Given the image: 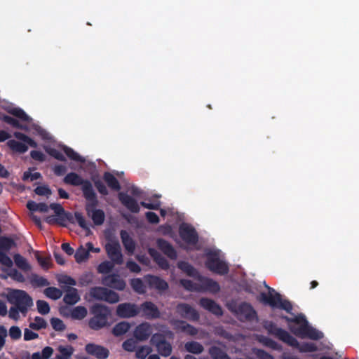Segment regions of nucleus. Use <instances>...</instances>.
<instances>
[{
	"label": "nucleus",
	"mask_w": 359,
	"mask_h": 359,
	"mask_svg": "<svg viewBox=\"0 0 359 359\" xmlns=\"http://www.w3.org/2000/svg\"><path fill=\"white\" fill-rule=\"evenodd\" d=\"M291 346L297 348L301 353L315 352L318 350L317 346L311 342H303L301 344L298 342V345Z\"/></svg>",
	"instance_id": "obj_40"
},
{
	"label": "nucleus",
	"mask_w": 359,
	"mask_h": 359,
	"mask_svg": "<svg viewBox=\"0 0 359 359\" xmlns=\"http://www.w3.org/2000/svg\"><path fill=\"white\" fill-rule=\"evenodd\" d=\"M21 330L18 326H12L9 330V336L13 340H18L21 337Z\"/></svg>",
	"instance_id": "obj_63"
},
{
	"label": "nucleus",
	"mask_w": 359,
	"mask_h": 359,
	"mask_svg": "<svg viewBox=\"0 0 359 359\" xmlns=\"http://www.w3.org/2000/svg\"><path fill=\"white\" fill-rule=\"evenodd\" d=\"M259 301L265 304H269L272 308L280 309L292 314L293 307L291 302L287 299H283L281 295L278 292H275L274 294L270 292L269 294L262 292Z\"/></svg>",
	"instance_id": "obj_7"
},
{
	"label": "nucleus",
	"mask_w": 359,
	"mask_h": 359,
	"mask_svg": "<svg viewBox=\"0 0 359 359\" xmlns=\"http://www.w3.org/2000/svg\"><path fill=\"white\" fill-rule=\"evenodd\" d=\"M102 283L109 288L118 291H123L126 286V282L118 273H111L102 276Z\"/></svg>",
	"instance_id": "obj_15"
},
{
	"label": "nucleus",
	"mask_w": 359,
	"mask_h": 359,
	"mask_svg": "<svg viewBox=\"0 0 359 359\" xmlns=\"http://www.w3.org/2000/svg\"><path fill=\"white\" fill-rule=\"evenodd\" d=\"M88 201L86 205V210L90 216L95 225H101L104 223L105 219V215L102 210L96 209L98 205V200L97 195L95 194V201L94 200H86Z\"/></svg>",
	"instance_id": "obj_13"
},
{
	"label": "nucleus",
	"mask_w": 359,
	"mask_h": 359,
	"mask_svg": "<svg viewBox=\"0 0 359 359\" xmlns=\"http://www.w3.org/2000/svg\"><path fill=\"white\" fill-rule=\"evenodd\" d=\"M149 254L154 258L156 264L163 269H168L169 268V263L168 260L162 256L159 252L154 249L149 250Z\"/></svg>",
	"instance_id": "obj_34"
},
{
	"label": "nucleus",
	"mask_w": 359,
	"mask_h": 359,
	"mask_svg": "<svg viewBox=\"0 0 359 359\" xmlns=\"http://www.w3.org/2000/svg\"><path fill=\"white\" fill-rule=\"evenodd\" d=\"M158 248L168 257L171 259H176L177 254L173 246L166 240L158 238L156 241Z\"/></svg>",
	"instance_id": "obj_24"
},
{
	"label": "nucleus",
	"mask_w": 359,
	"mask_h": 359,
	"mask_svg": "<svg viewBox=\"0 0 359 359\" xmlns=\"http://www.w3.org/2000/svg\"><path fill=\"white\" fill-rule=\"evenodd\" d=\"M199 304L201 307L217 316L223 314L222 307L212 299L203 297L200 299Z\"/></svg>",
	"instance_id": "obj_23"
},
{
	"label": "nucleus",
	"mask_w": 359,
	"mask_h": 359,
	"mask_svg": "<svg viewBox=\"0 0 359 359\" xmlns=\"http://www.w3.org/2000/svg\"><path fill=\"white\" fill-rule=\"evenodd\" d=\"M198 280L200 281V291H208L212 293L219 292L220 286L219 283L213 279L199 276Z\"/></svg>",
	"instance_id": "obj_22"
},
{
	"label": "nucleus",
	"mask_w": 359,
	"mask_h": 359,
	"mask_svg": "<svg viewBox=\"0 0 359 359\" xmlns=\"http://www.w3.org/2000/svg\"><path fill=\"white\" fill-rule=\"evenodd\" d=\"M74 219V223L76 222L80 227H81L83 229H85L86 231H90V228L88 226L86 221L83 216L82 213L79 212H75L74 215H73Z\"/></svg>",
	"instance_id": "obj_52"
},
{
	"label": "nucleus",
	"mask_w": 359,
	"mask_h": 359,
	"mask_svg": "<svg viewBox=\"0 0 359 359\" xmlns=\"http://www.w3.org/2000/svg\"><path fill=\"white\" fill-rule=\"evenodd\" d=\"M41 175L40 172H35L34 173H32L29 171H26L23 174L22 180L24 181L29 180L31 182H33L34 180H36L41 178Z\"/></svg>",
	"instance_id": "obj_61"
},
{
	"label": "nucleus",
	"mask_w": 359,
	"mask_h": 359,
	"mask_svg": "<svg viewBox=\"0 0 359 359\" xmlns=\"http://www.w3.org/2000/svg\"><path fill=\"white\" fill-rule=\"evenodd\" d=\"M103 179L108 187L111 189L115 191H119L121 189L118 180L111 172H105L103 175Z\"/></svg>",
	"instance_id": "obj_33"
},
{
	"label": "nucleus",
	"mask_w": 359,
	"mask_h": 359,
	"mask_svg": "<svg viewBox=\"0 0 359 359\" xmlns=\"http://www.w3.org/2000/svg\"><path fill=\"white\" fill-rule=\"evenodd\" d=\"M8 147L13 151L24 154L28 149L27 145L25 143L18 142L15 140H10L7 142Z\"/></svg>",
	"instance_id": "obj_36"
},
{
	"label": "nucleus",
	"mask_w": 359,
	"mask_h": 359,
	"mask_svg": "<svg viewBox=\"0 0 359 359\" xmlns=\"http://www.w3.org/2000/svg\"><path fill=\"white\" fill-rule=\"evenodd\" d=\"M79 300L80 296L77 289L72 287H68L63 297L64 302L69 305H74L79 302Z\"/></svg>",
	"instance_id": "obj_25"
},
{
	"label": "nucleus",
	"mask_w": 359,
	"mask_h": 359,
	"mask_svg": "<svg viewBox=\"0 0 359 359\" xmlns=\"http://www.w3.org/2000/svg\"><path fill=\"white\" fill-rule=\"evenodd\" d=\"M152 331L150 323L144 322L136 326L133 331V337L139 341H144L151 335Z\"/></svg>",
	"instance_id": "obj_19"
},
{
	"label": "nucleus",
	"mask_w": 359,
	"mask_h": 359,
	"mask_svg": "<svg viewBox=\"0 0 359 359\" xmlns=\"http://www.w3.org/2000/svg\"><path fill=\"white\" fill-rule=\"evenodd\" d=\"M208 354L211 359H231L224 348L215 345L208 348Z\"/></svg>",
	"instance_id": "obj_26"
},
{
	"label": "nucleus",
	"mask_w": 359,
	"mask_h": 359,
	"mask_svg": "<svg viewBox=\"0 0 359 359\" xmlns=\"http://www.w3.org/2000/svg\"><path fill=\"white\" fill-rule=\"evenodd\" d=\"M151 344L156 348L158 353L163 356L168 357L172 353V346L167 341L165 336L160 333H155L151 336Z\"/></svg>",
	"instance_id": "obj_12"
},
{
	"label": "nucleus",
	"mask_w": 359,
	"mask_h": 359,
	"mask_svg": "<svg viewBox=\"0 0 359 359\" xmlns=\"http://www.w3.org/2000/svg\"><path fill=\"white\" fill-rule=\"evenodd\" d=\"M121 238L126 250L133 253L135 249V243L133 239L130 236L126 230H121L120 232Z\"/></svg>",
	"instance_id": "obj_28"
},
{
	"label": "nucleus",
	"mask_w": 359,
	"mask_h": 359,
	"mask_svg": "<svg viewBox=\"0 0 359 359\" xmlns=\"http://www.w3.org/2000/svg\"><path fill=\"white\" fill-rule=\"evenodd\" d=\"M259 341L262 343L264 346L271 348L274 350L279 349L280 346L274 340L271 339L269 337L262 336Z\"/></svg>",
	"instance_id": "obj_56"
},
{
	"label": "nucleus",
	"mask_w": 359,
	"mask_h": 359,
	"mask_svg": "<svg viewBox=\"0 0 359 359\" xmlns=\"http://www.w3.org/2000/svg\"><path fill=\"white\" fill-rule=\"evenodd\" d=\"M1 119L5 123L12 126L13 127H14L15 128L26 129V127H25L22 124H20V122L17 119L8 116V115H4L1 118Z\"/></svg>",
	"instance_id": "obj_53"
},
{
	"label": "nucleus",
	"mask_w": 359,
	"mask_h": 359,
	"mask_svg": "<svg viewBox=\"0 0 359 359\" xmlns=\"http://www.w3.org/2000/svg\"><path fill=\"white\" fill-rule=\"evenodd\" d=\"M177 313L183 318L191 321H198L200 318L198 312L187 303H180L176 306Z\"/></svg>",
	"instance_id": "obj_17"
},
{
	"label": "nucleus",
	"mask_w": 359,
	"mask_h": 359,
	"mask_svg": "<svg viewBox=\"0 0 359 359\" xmlns=\"http://www.w3.org/2000/svg\"><path fill=\"white\" fill-rule=\"evenodd\" d=\"M205 265L210 271L219 275L227 274L229 271L228 264L220 259L219 254L215 251H210L205 254Z\"/></svg>",
	"instance_id": "obj_8"
},
{
	"label": "nucleus",
	"mask_w": 359,
	"mask_h": 359,
	"mask_svg": "<svg viewBox=\"0 0 359 359\" xmlns=\"http://www.w3.org/2000/svg\"><path fill=\"white\" fill-rule=\"evenodd\" d=\"M108 257L116 264H121L123 262L121 245L118 241H111L105 245Z\"/></svg>",
	"instance_id": "obj_14"
},
{
	"label": "nucleus",
	"mask_w": 359,
	"mask_h": 359,
	"mask_svg": "<svg viewBox=\"0 0 359 359\" xmlns=\"http://www.w3.org/2000/svg\"><path fill=\"white\" fill-rule=\"evenodd\" d=\"M8 302L18 307L22 314L27 313L29 307L33 305L32 297L24 290H12L8 293Z\"/></svg>",
	"instance_id": "obj_4"
},
{
	"label": "nucleus",
	"mask_w": 359,
	"mask_h": 359,
	"mask_svg": "<svg viewBox=\"0 0 359 359\" xmlns=\"http://www.w3.org/2000/svg\"><path fill=\"white\" fill-rule=\"evenodd\" d=\"M151 203H147L145 201L140 202V205L147 209L158 210L160 209L161 203L158 200H152Z\"/></svg>",
	"instance_id": "obj_58"
},
{
	"label": "nucleus",
	"mask_w": 359,
	"mask_h": 359,
	"mask_svg": "<svg viewBox=\"0 0 359 359\" xmlns=\"http://www.w3.org/2000/svg\"><path fill=\"white\" fill-rule=\"evenodd\" d=\"M89 294L95 299L104 301L109 304H115L120 300L118 293L104 287H93L90 288Z\"/></svg>",
	"instance_id": "obj_10"
},
{
	"label": "nucleus",
	"mask_w": 359,
	"mask_h": 359,
	"mask_svg": "<svg viewBox=\"0 0 359 359\" xmlns=\"http://www.w3.org/2000/svg\"><path fill=\"white\" fill-rule=\"evenodd\" d=\"M0 263L7 267H11L13 264L12 259L6 255V252L0 251Z\"/></svg>",
	"instance_id": "obj_62"
},
{
	"label": "nucleus",
	"mask_w": 359,
	"mask_h": 359,
	"mask_svg": "<svg viewBox=\"0 0 359 359\" xmlns=\"http://www.w3.org/2000/svg\"><path fill=\"white\" fill-rule=\"evenodd\" d=\"M50 324L55 331H63L66 327L63 321L57 318H52L50 319Z\"/></svg>",
	"instance_id": "obj_59"
},
{
	"label": "nucleus",
	"mask_w": 359,
	"mask_h": 359,
	"mask_svg": "<svg viewBox=\"0 0 359 359\" xmlns=\"http://www.w3.org/2000/svg\"><path fill=\"white\" fill-rule=\"evenodd\" d=\"M118 199L121 203L131 212L138 213L140 210L137 201L128 194L120 192L118 194Z\"/></svg>",
	"instance_id": "obj_21"
},
{
	"label": "nucleus",
	"mask_w": 359,
	"mask_h": 359,
	"mask_svg": "<svg viewBox=\"0 0 359 359\" xmlns=\"http://www.w3.org/2000/svg\"><path fill=\"white\" fill-rule=\"evenodd\" d=\"M46 151L50 156L55 158V159L60 161H66V158L59 150L55 148H49L46 149Z\"/></svg>",
	"instance_id": "obj_60"
},
{
	"label": "nucleus",
	"mask_w": 359,
	"mask_h": 359,
	"mask_svg": "<svg viewBox=\"0 0 359 359\" xmlns=\"http://www.w3.org/2000/svg\"><path fill=\"white\" fill-rule=\"evenodd\" d=\"M140 313L148 320L158 319L161 317V312L156 304L149 301H146L139 306Z\"/></svg>",
	"instance_id": "obj_16"
},
{
	"label": "nucleus",
	"mask_w": 359,
	"mask_h": 359,
	"mask_svg": "<svg viewBox=\"0 0 359 359\" xmlns=\"http://www.w3.org/2000/svg\"><path fill=\"white\" fill-rule=\"evenodd\" d=\"M29 279L30 284L34 287H41L50 285L49 281L46 278L40 276L36 273H32Z\"/></svg>",
	"instance_id": "obj_30"
},
{
	"label": "nucleus",
	"mask_w": 359,
	"mask_h": 359,
	"mask_svg": "<svg viewBox=\"0 0 359 359\" xmlns=\"http://www.w3.org/2000/svg\"><path fill=\"white\" fill-rule=\"evenodd\" d=\"M138 340L135 337L127 339L122 344V348L127 352H134L137 348Z\"/></svg>",
	"instance_id": "obj_43"
},
{
	"label": "nucleus",
	"mask_w": 359,
	"mask_h": 359,
	"mask_svg": "<svg viewBox=\"0 0 359 359\" xmlns=\"http://www.w3.org/2000/svg\"><path fill=\"white\" fill-rule=\"evenodd\" d=\"M254 353L259 359H274L270 353L262 349H255Z\"/></svg>",
	"instance_id": "obj_64"
},
{
	"label": "nucleus",
	"mask_w": 359,
	"mask_h": 359,
	"mask_svg": "<svg viewBox=\"0 0 359 359\" xmlns=\"http://www.w3.org/2000/svg\"><path fill=\"white\" fill-rule=\"evenodd\" d=\"M15 265L24 271L31 270V266L27 262V259L20 254H15L13 256Z\"/></svg>",
	"instance_id": "obj_37"
},
{
	"label": "nucleus",
	"mask_w": 359,
	"mask_h": 359,
	"mask_svg": "<svg viewBox=\"0 0 359 359\" xmlns=\"http://www.w3.org/2000/svg\"><path fill=\"white\" fill-rule=\"evenodd\" d=\"M229 309L241 321L252 322L257 319V313L250 303L243 302L236 304L232 302L229 305Z\"/></svg>",
	"instance_id": "obj_6"
},
{
	"label": "nucleus",
	"mask_w": 359,
	"mask_h": 359,
	"mask_svg": "<svg viewBox=\"0 0 359 359\" xmlns=\"http://www.w3.org/2000/svg\"><path fill=\"white\" fill-rule=\"evenodd\" d=\"M130 285L132 288L139 294L145 292L144 285L140 278H133L130 280Z\"/></svg>",
	"instance_id": "obj_50"
},
{
	"label": "nucleus",
	"mask_w": 359,
	"mask_h": 359,
	"mask_svg": "<svg viewBox=\"0 0 359 359\" xmlns=\"http://www.w3.org/2000/svg\"><path fill=\"white\" fill-rule=\"evenodd\" d=\"M50 208L53 210L56 217L53 215L48 216L45 218V221L49 224H57L61 226L66 227L67 223L74 224L73 214L70 212L65 211L64 208L59 203H51Z\"/></svg>",
	"instance_id": "obj_5"
},
{
	"label": "nucleus",
	"mask_w": 359,
	"mask_h": 359,
	"mask_svg": "<svg viewBox=\"0 0 359 359\" xmlns=\"http://www.w3.org/2000/svg\"><path fill=\"white\" fill-rule=\"evenodd\" d=\"M179 235L182 240L189 245H196L198 242V234L194 226L182 223L179 227Z\"/></svg>",
	"instance_id": "obj_11"
},
{
	"label": "nucleus",
	"mask_w": 359,
	"mask_h": 359,
	"mask_svg": "<svg viewBox=\"0 0 359 359\" xmlns=\"http://www.w3.org/2000/svg\"><path fill=\"white\" fill-rule=\"evenodd\" d=\"M63 181L65 184L72 186H81L83 195L86 200L95 201V192L89 180H84L77 173L72 172L64 177Z\"/></svg>",
	"instance_id": "obj_3"
},
{
	"label": "nucleus",
	"mask_w": 359,
	"mask_h": 359,
	"mask_svg": "<svg viewBox=\"0 0 359 359\" xmlns=\"http://www.w3.org/2000/svg\"><path fill=\"white\" fill-rule=\"evenodd\" d=\"M140 314L139 306L133 303H122L116 308V315L120 318H129Z\"/></svg>",
	"instance_id": "obj_18"
},
{
	"label": "nucleus",
	"mask_w": 359,
	"mask_h": 359,
	"mask_svg": "<svg viewBox=\"0 0 359 359\" xmlns=\"http://www.w3.org/2000/svg\"><path fill=\"white\" fill-rule=\"evenodd\" d=\"M135 356L138 359H145L151 352V348L149 346H142L135 350Z\"/></svg>",
	"instance_id": "obj_55"
},
{
	"label": "nucleus",
	"mask_w": 359,
	"mask_h": 359,
	"mask_svg": "<svg viewBox=\"0 0 359 359\" xmlns=\"http://www.w3.org/2000/svg\"><path fill=\"white\" fill-rule=\"evenodd\" d=\"M44 294L47 297L53 300H57L62 297V292L55 287H48L45 289Z\"/></svg>",
	"instance_id": "obj_42"
},
{
	"label": "nucleus",
	"mask_w": 359,
	"mask_h": 359,
	"mask_svg": "<svg viewBox=\"0 0 359 359\" xmlns=\"http://www.w3.org/2000/svg\"><path fill=\"white\" fill-rule=\"evenodd\" d=\"M180 284L189 291H200L199 285L188 279H181Z\"/></svg>",
	"instance_id": "obj_54"
},
{
	"label": "nucleus",
	"mask_w": 359,
	"mask_h": 359,
	"mask_svg": "<svg viewBox=\"0 0 359 359\" xmlns=\"http://www.w3.org/2000/svg\"><path fill=\"white\" fill-rule=\"evenodd\" d=\"M148 283L151 287L158 290L163 291L168 288V283L158 276H149Z\"/></svg>",
	"instance_id": "obj_27"
},
{
	"label": "nucleus",
	"mask_w": 359,
	"mask_h": 359,
	"mask_svg": "<svg viewBox=\"0 0 359 359\" xmlns=\"http://www.w3.org/2000/svg\"><path fill=\"white\" fill-rule=\"evenodd\" d=\"M130 328V324L126 321L118 323L112 329V334L115 337L125 334Z\"/></svg>",
	"instance_id": "obj_35"
},
{
	"label": "nucleus",
	"mask_w": 359,
	"mask_h": 359,
	"mask_svg": "<svg viewBox=\"0 0 359 359\" xmlns=\"http://www.w3.org/2000/svg\"><path fill=\"white\" fill-rule=\"evenodd\" d=\"M15 246L14 240L6 236H0V251L7 252Z\"/></svg>",
	"instance_id": "obj_38"
},
{
	"label": "nucleus",
	"mask_w": 359,
	"mask_h": 359,
	"mask_svg": "<svg viewBox=\"0 0 359 359\" xmlns=\"http://www.w3.org/2000/svg\"><path fill=\"white\" fill-rule=\"evenodd\" d=\"M280 318L288 323H293L299 325V327L289 325L290 331L299 337L309 338L312 340H319L323 338V332L309 325L305 316L302 313L298 314L293 318L287 316H281Z\"/></svg>",
	"instance_id": "obj_1"
},
{
	"label": "nucleus",
	"mask_w": 359,
	"mask_h": 359,
	"mask_svg": "<svg viewBox=\"0 0 359 359\" xmlns=\"http://www.w3.org/2000/svg\"><path fill=\"white\" fill-rule=\"evenodd\" d=\"M65 154L72 160L83 163L84 162V159L82 156H81L78 153L74 151L72 148L68 147L67 146H64L62 148Z\"/></svg>",
	"instance_id": "obj_49"
},
{
	"label": "nucleus",
	"mask_w": 359,
	"mask_h": 359,
	"mask_svg": "<svg viewBox=\"0 0 359 359\" xmlns=\"http://www.w3.org/2000/svg\"><path fill=\"white\" fill-rule=\"evenodd\" d=\"M27 208L32 212H47L50 206L45 203H36L34 201H29L27 203Z\"/></svg>",
	"instance_id": "obj_31"
},
{
	"label": "nucleus",
	"mask_w": 359,
	"mask_h": 359,
	"mask_svg": "<svg viewBox=\"0 0 359 359\" xmlns=\"http://www.w3.org/2000/svg\"><path fill=\"white\" fill-rule=\"evenodd\" d=\"M85 350L88 354L97 359H106L109 355V351L107 348L92 343L86 344Z\"/></svg>",
	"instance_id": "obj_20"
},
{
	"label": "nucleus",
	"mask_w": 359,
	"mask_h": 359,
	"mask_svg": "<svg viewBox=\"0 0 359 359\" xmlns=\"http://www.w3.org/2000/svg\"><path fill=\"white\" fill-rule=\"evenodd\" d=\"M90 313L93 316L88 320V326L93 330H100L109 325L111 309L102 304L96 303L90 307Z\"/></svg>",
	"instance_id": "obj_2"
},
{
	"label": "nucleus",
	"mask_w": 359,
	"mask_h": 359,
	"mask_svg": "<svg viewBox=\"0 0 359 359\" xmlns=\"http://www.w3.org/2000/svg\"><path fill=\"white\" fill-rule=\"evenodd\" d=\"M177 267L187 276L193 278L199 276L198 271L188 262L180 261L177 263Z\"/></svg>",
	"instance_id": "obj_29"
},
{
	"label": "nucleus",
	"mask_w": 359,
	"mask_h": 359,
	"mask_svg": "<svg viewBox=\"0 0 359 359\" xmlns=\"http://www.w3.org/2000/svg\"><path fill=\"white\" fill-rule=\"evenodd\" d=\"M114 264L112 262L104 261L97 266V271L99 273L107 274L113 270Z\"/></svg>",
	"instance_id": "obj_45"
},
{
	"label": "nucleus",
	"mask_w": 359,
	"mask_h": 359,
	"mask_svg": "<svg viewBox=\"0 0 359 359\" xmlns=\"http://www.w3.org/2000/svg\"><path fill=\"white\" fill-rule=\"evenodd\" d=\"M185 350L192 354H201L204 351L201 344L196 341H188L184 344Z\"/></svg>",
	"instance_id": "obj_32"
},
{
	"label": "nucleus",
	"mask_w": 359,
	"mask_h": 359,
	"mask_svg": "<svg viewBox=\"0 0 359 359\" xmlns=\"http://www.w3.org/2000/svg\"><path fill=\"white\" fill-rule=\"evenodd\" d=\"M170 324L173 327V329L176 331V332L185 333L187 330V325L189 323L182 320L171 319L170 320Z\"/></svg>",
	"instance_id": "obj_44"
},
{
	"label": "nucleus",
	"mask_w": 359,
	"mask_h": 359,
	"mask_svg": "<svg viewBox=\"0 0 359 359\" xmlns=\"http://www.w3.org/2000/svg\"><path fill=\"white\" fill-rule=\"evenodd\" d=\"M8 112L23 121L29 122L32 121V118L20 108H13L9 110Z\"/></svg>",
	"instance_id": "obj_48"
},
{
	"label": "nucleus",
	"mask_w": 359,
	"mask_h": 359,
	"mask_svg": "<svg viewBox=\"0 0 359 359\" xmlns=\"http://www.w3.org/2000/svg\"><path fill=\"white\" fill-rule=\"evenodd\" d=\"M14 137L18 140H21L25 143L29 144L31 147L36 148L38 146L37 143L34 140H32L31 137H29V136L22 133L15 132Z\"/></svg>",
	"instance_id": "obj_47"
},
{
	"label": "nucleus",
	"mask_w": 359,
	"mask_h": 359,
	"mask_svg": "<svg viewBox=\"0 0 359 359\" xmlns=\"http://www.w3.org/2000/svg\"><path fill=\"white\" fill-rule=\"evenodd\" d=\"M90 256L89 250L81 245L74 253V258L77 263L80 264L87 260Z\"/></svg>",
	"instance_id": "obj_39"
},
{
	"label": "nucleus",
	"mask_w": 359,
	"mask_h": 359,
	"mask_svg": "<svg viewBox=\"0 0 359 359\" xmlns=\"http://www.w3.org/2000/svg\"><path fill=\"white\" fill-rule=\"evenodd\" d=\"M58 351L60 354L56 355V359H69V358H70L73 354L74 348L71 346L67 347L60 346L58 347Z\"/></svg>",
	"instance_id": "obj_46"
},
{
	"label": "nucleus",
	"mask_w": 359,
	"mask_h": 359,
	"mask_svg": "<svg viewBox=\"0 0 359 359\" xmlns=\"http://www.w3.org/2000/svg\"><path fill=\"white\" fill-rule=\"evenodd\" d=\"M46 321L42 317L39 316L35 317L34 322L29 324V327L35 330H39L42 328H46Z\"/></svg>",
	"instance_id": "obj_51"
},
{
	"label": "nucleus",
	"mask_w": 359,
	"mask_h": 359,
	"mask_svg": "<svg viewBox=\"0 0 359 359\" xmlns=\"http://www.w3.org/2000/svg\"><path fill=\"white\" fill-rule=\"evenodd\" d=\"M88 311L86 307L78 306L71 311V316L73 319L82 320L87 316Z\"/></svg>",
	"instance_id": "obj_41"
},
{
	"label": "nucleus",
	"mask_w": 359,
	"mask_h": 359,
	"mask_svg": "<svg viewBox=\"0 0 359 359\" xmlns=\"http://www.w3.org/2000/svg\"><path fill=\"white\" fill-rule=\"evenodd\" d=\"M264 327L267 330L269 334L273 335L287 345H298V341L296 338L292 337L287 331L278 327L273 322L266 321Z\"/></svg>",
	"instance_id": "obj_9"
},
{
	"label": "nucleus",
	"mask_w": 359,
	"mask_h": 359,
	"mask_svg": "<svg viewBox=\"0 0 359 359\" xmlns=\"http://www.w3.org/2000/svg\"><path fill=\"white\" fill-rule=\"evenodd\" d=\"M38 312L42 315H46L50 312V306L44 300H38L36 302Z\"/></svg>",
	"instance_id": "obj_57"
}]
</instances>
